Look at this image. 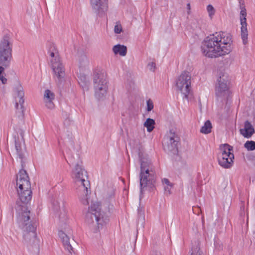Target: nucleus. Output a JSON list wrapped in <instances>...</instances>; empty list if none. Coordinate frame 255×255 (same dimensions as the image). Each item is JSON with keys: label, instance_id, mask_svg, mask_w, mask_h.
Wrapping results in <instances>:
<instances>
[{"label": "nucleus", "instance_id": "0eeeda50", "mask_svg": "<svg viewBox=\"0 0 255 255\" xmlns=\"http://www.w3.org/2000/svg\"><path fill=\"white\" fill-rule=\"evenodd\" d=\"M48 53L50 56L51 68L55 76L59 80L63 78L65 76V69L58 50L54 45H51Z\"/></svg>", "mask_w": 255, "mask_h": 255}, {"label": "nucleus", "instance_id": "c756f323", "mask_svg": "<svg viewBox=\"0 0 255 255\" xmlns=\"http://www.w3.org/2000/svg\"><path fill=\"white\" fill-rule=\"evenodd\" d=\"M207 10L209 13V16L212 18L215 13V10L211 4H209L207 6Z\"/></svg>", "mask_w": 255, "mask_h": 255}, {"label": "nucleus", "instance_id": "2f4dec72", "mask_svg": "<svg viewBox=\"0 0 255 255\" xmlns=\"http://www.w3.org/2000/svg\"><path fill=\"white\" fill-rule=\"evenodd\" d=\"M147 108L148 112L151 111L153 109V103L151 99H148L146 102Z\"/></svg>", "mask_w": 255, "mask_h": 255}, {"label": "nucleus", "instance_id": "4be33fe9", "mask_svg": "<svg viewBox=\"0 0 255 255\" xmlns=\"http://www.w3.org/2000/svg\"><path fill=\"white\" fill-rule=\"evenodd\" d=\"M162 184L164 185V189L166 194L170 195L171 194V189L173 184L170 183L167 178H163L162 180Z\"/></svg>", "mask_w": 255, "mask_h": 255}, {"label": "nucleus", "instance_id": "aec40b11", "mask_svg": "<svg viewBox=\"0 0 255 255\" xmlns=\"http://www.w3.org/2000/svg\"><path fill=\"white\" fill-rule=\"evenodd\" d=\"M240 132L245 137L250 138L255 132V130L251 123L246 121L245 123L244 128L240 129Z\"/></svg>", "mask_w": 255, "mask_h": 255}, {"label": "nucleus", "instance_id": "b1692460", "mask_svg": "<svg viewBox=\"0 0 255 255\" xmlns=\"http://www.w3.org/2000/svg\"><path fill=\"white\" fill-rule=\"evenodd\" d=\"M212 126L211 122L209 120L206 121L204 125L200 129V132L204 134H208L212 131Z\"/></svg>", "mask_w": 255, "mask_h": 255}, {"label": "nucleus", "instance_id": "9b49d317", "mask_svg": "<svg viewBox=\"0 0 255 255\" xmlns=\"http://www.w3.org/2000/svg\"><path fill=\"white\" fill-rule=\"evenodd\" d=\"M232 150V146L228 144H223L220 146L218 161L219 164L224 168H229L233 165L234 155L231 152Z\"/></svg>", "mask_w": 255, "mask_h": 255}, {"label": "nucleus", "instance_id": "4468645a", "mask_svg": "<svg viewBox=\"0 0 255 255\" xmlns=\"http://www.w3.org/2000/svg\"><path fill=\"white\" fill-rule=\"evenodd\" d=\"M179 137L173 129H170L165 135L163 142L164 149L168 152L176 153Z\"/></svg>", "mask_w": 255, "mask_h": 255}, {"label": "nucleus", "instance_id": "c9c22d12", "mask_svg": "<svg viewBox=\"0 0 255 255\" xmlns=\"http://www.w3.org/2000/svg\"><path fill=\"white\" fill-rule=\"evenodd\" d=\"M187 9H188L187 13H188V14H189L190 13V9H191V6H190V4L189 3H188L187 4Z\"/></svg>", "mask_w": 255, "mask_h": 255}, {"label": "nucleus", "instance_id": "7ed1b4c3", "mask_svg": "<svg viewBox=\"0 0 255 255\" xmlns=\"http://www.w3.org/2000/svg\"><path fill=\"white\" fill-rule=\"evenodd\" d=\"M71 177L78 186L79 196L82 202L84 205L88 204L87 196L90 183L87 180V173L81 165L76 164L72 171Z\"/></svg>", "mask_w": 255, "mask_h": 255}, {"label": "nucleus", "instance_id": "473e14b6", "mask_svg": "<svg viewBox=\"0 0 255 255\" xmlns=\"http://www.w3.org/2000/svg\"><path fill=\"white\" fill-rule=\"evenodd\" d=\"M147 67L149 70L151 71H154L156 68V64L154 62H152L148 63L147 65Z\"/></svg>", "mask_w": 255, "mask_h": 255}, {"label": "nucleus", "instance_id": "f704fd0d", "mask_svg": "<svg viewBox=\"0 0 255 255\" xmlns=\"http://www.w3.org/2000/svg\"><path fill=\"white\" fill-rule=\"evenodd\" d=\"M59 218H60V220L61 219L62 220V221H66L67 220V216L66 215V214L65 212H64V213L63 214L62 217L60 216Z\"/></svg>", "mask_w": 255, "mask_h": 255}, {"label": "nucleus", "instance_id": "dca6fc26", "mask_svg": "<svg viewBox=\"0 0 255 255\" xmlns=\"http://www.w3.org/2000/svg\"><path fill=\"white\" fill-rule=\"evenodd\" d=\"M24 91L22 87L20 85H18L15 88V108L19 113H23L24 103Z\"/></svg>", "mask_w": 255, "mask_h": 255}, {"label": "nucleus", "instance_id": "393cba45", "mask_svg": "<svg viewBox=\"0 0 255 255\" xmlns=\"http://www.w3.org/2000/svg\"><path fill=\"white\" fill-rule=\"evenodd\" d=\"M78 82L83 88H87L89 85V80L85 76H81L79 77Z\"/></svg>", "mask_w": 255, "mask_h": 255}, {"label": "nucleus", "instance_id": "cd10ccee", "mask_svg": "<svg viewBox=\"0 0 255 255\" xmlns=\"http://www.w3.org/2000/svg\"><path fill=\"white\" fill-rule=\"evenodd\" d=\"M7 67L8 66H4L0 65V80L3 84H5L6 83L7 79L3 76L2 73L3 72L4 68Z\"/></svg>", "mask_w": 255, "mask_h": 255}, {"label": "nucleus", "instance_id": "7c9ffc66", "mask_svg": "<svg viewBox=\"0 0 255 255\" xmlns=\"http://www.w3.org/2000/svg\"><path fill=\"white\" fill-rule=\"evenodd\" d=\"M15 149L16 150L17 154L19 158H22L23 155L21 152V146L17 142L15 141Z\"/></svg>", "mask_w": 255, "mask_h": 255}, {"label": "nucleus", "instance_id": "9d476101", "mask_svg": "<svg viewBox=\"0 0 255 255\" xmlns=\"http://www.w3.org/2000/svg\"><path fill=\"white\" fill-rule=\"evenodd\" d=\"M94 88L95 97L98 100H103L107 94L108 85L104 73H95L94 75Z\"/></svg>", "mask_w": 255, "mask_h": 255}, {"label": "nucleus", "instance_id": "ddd939ff", "mask_svg": "<svg viewBox=\"0 0 255 255\" xmlns=\"http://www.w3.org/2000/svg\"><path fill=\"white\" fill-rule=\"evenodd\" d=\"M23 231V242L27 246H36L39 244L36 234V225L30 224L28 227L21 228Z\"/></svg>", "mask_w": 255, "mask_h": 255}, {"label": "nucleus", "instance_id": "c85d7f7f", "mask_svg": "<svg viewBox=\"0 0 255 255\" xmlns=\"http://www.w3.org/2000/svg\"><path fill=\"white\" fill-rule=\"evenodd\" d=\"M79 61V63H80V64L81 65V66L86 65L88 63V58L85 55H82L80 57Z\"/></svg>", "mask_w": 255, "mask_h": 255}, {"label": "nucleus", "instance_id": "5701e85b", "mask_svg": "<svg viewBox=\"0 0 255 255\" xmlns=\"http://www.w3.org/2000/svg\"><path fill=\"white\" fill-rule=\"evenodd\" d=\"M155 121L150 118L146 119L143 124L144 127L146 128L147 131L149 132H151L155 128Z\"/></svg>", "mask_w": 255, "mask_h": 255}, {"label": "nucleus", "instance_id": "2eb2a0df", "mask_svg": "<svg viewBox=\"0 0 255 255\" xmlns=\"http://www.w3.org/2000/svg\"><path fill=\"white\" fill-rule=\"evenodd\" d=\"M240 24L241 25V35L243 43L244 45H246L248 43V31L246 18L247 14L246 9L243 3L240 4Z\"/></svg>", "mask_w": 255, "mask_h": 255}, {"label": "nucleus", "instance_id": "1a4fd4ad", "mask_svg": "<svg viewBox=\"0 0 255 255\" xmlns=\"http://www.w3.org/2000/svg\"><path fill=\"white\" fill-rule=\"evenodd\" d=\"M176 85L183 99L188 100L192 96L191 76L189 73H182L177 78Z\"/></svg>", "mask_w": 255, "mask_h": 255}, {"label": "nucleus", "instance_id": "a878e982", "mask_svg": "<svg viewBox=\"0 0 255 255\" xmlns=\"http://www.w3.org/2000/svg\"><path fill=\"white\" fill-rule=\"evenodd\" d=\"M191 255H203L198 244L192 248Z\"/></svg>", "mask_w": 255, "mask_h": 255}, {"label": "nucleus", "instance_id": "20e7f679", "mask_svg": "<svg viewBox=\"0 0 255 255\" xmlns=\"http://www.w3.org/2000/svg\"><path fill=\"white\" fill-rule=\"evenodd\" d=\"M16 191L19 199L24 203H28L32 198L31 184L25 170H19L16 178Z\"/></svg>", "mask_w": 255, "mask_h": 255}, {"label": "nucleus", "instance_id": "72a5a7b5", "mask_svg": "<svg viewBox=\"0 0 255 255\" xmlns=\"http://www.w3.org/2000/svg\"><path fill=\"white\" fill-rule=\"evenodd\" d=\"M122 30V26L120 24H116L114 27V31L116 33H120Z\"/></svg>", "mask_w": 255, "mask_h": 255}, {"label": "nucleus", "instance_id": "f8f14e48", "mask_svg": "<svg viewBox=\"0 0 255 255\" xmlns=\"http://www.w3.org/2000/svg\"><path fill=\"white\" fill-rule=\"evenodd\" d=\"M12 44L9 38L4 36L0 42V65L9 66L12 59Z\"/></svg>", "mask_w": 255, "mask_h": 255}, {"label": "nucleus", "instance_id": "412c9836", "mask_svg": "<svg viewBox=\"0 0 255 255\" xmlns=\"http://www.w3.org/2000/svg\"><path fill=\"white\" fill-rule=\"evenodd\" d=\"M113 51L116 55L119 54L121 56H125L127 53V48L125 45L117 44L113 47Z\"/></svg>", "mask_w": 255, "mask_h": 255}, {"label": "nucleus", "instance_id": "f3484780", "mask_svg": "<svg viewBox=\"0 0 255 255\" xmlns=\"http://www.w3.org/2000/svg\"><path fill=\"white\" fill-rule=\"evenodd\" d=\"M90 4L95 12L100 14L103 13L108 9V3L107 0H90Z\"/></svg>", "mask_w": 255, "mask_h": 255}, {"label": "nucleus", "instance_id": "f03ea898", "mask_svg": "<svg viewBox=\"0 0 255 255\" xmlns=\"http://www.w3.org/2000/svg\"><path fill=\"white\" fill-rule=\"evenodd\" d=\"M108 220L101 212V208L98 203L91 205L86 215V222L90 233L93 234L92 236L96 238L100 237V228L106 224Z\"/></svg>", "mask_w": 255, "mask_h": 255}, {"label": "nucleus", "instance_id": "a211bd4d", "mask_svg": "<svg viewBox=\"0 0 255 255\" xmlns=\"http://www.w3.org/2000/svg\"><path fill=\"white\" fill-rule=\"evenodd\" d=\"M55 99V95L50 90L47 89L44 91L43 95V101L45 106L49 109H52L54 108L53 100Z\"/></svg>", "mask_w": 255, "mask_h": 255}, {"label": "nucleus", "instance_id": "6ab92c4d", "mask_svg": "<svg viewBox=\"0 0 255 255\" xmlns=\"http://www.w3.org/2000/svg\"><path fill=\"white\" fill-rule=\"evenodd\" d=\"M58 236L62 241L65 249L71 254L73 251V248L70 244L69 237L62 231H59Z\"/></svg>", "mask_w": 255, "mask_h": 255}, {"label": "nucleus", "instance_id": "bb28decb", "mask_svg": "<svg viewBox=\"0 0 255 255\" xmlns=\"http://www.w3.org/2000/svg\"><path fill=\"white\" fill-rule=\"evenodd\" d=\"M244 146L249 150H254L255 149V141H247L245 143Z\"/></svg>", "mask_w": 255, "mask_h": 255}, {"label": "nucleus", "instance_id": "6e6552de", "mask_svg": "<svg viewBox=\"0 0 255 255\" xmlns=\"http://www.w3.org/2000/svg\"><path fill=\"white\" fill-rule=\"evenodd\" d=\"M17 199L16 202V222L20 228L28 227L30 224H34L30 221V211L27 204Z\"/></svg>", "mask_w": 255, "mask_h": 255}, {"label": "nucleus", "instance_id": "f257e3e1", "mask_svg": "<svg viewBox=\"0 0 255 255\" xmlns=\"http://www.w3.org/2000/svg\"><path fill=\"white\" fill-rule=\"evenodd\" d=\"M233 49L232 36L223 31L207 36L203 41L201 51L209 58H217L229 54Z\"/></svg>", "mask_w": 255, "mask_h": 255}, {"label": "nucleus", "instance_id": "39448f33", "mask_svg": "<svg viewBox=\"0 0 255 255\" xmlns=\"http://www.w3.org/2000/svg\"><path fill=\"white\" fill-rule=\"evenodd\" d=\"M230 79L227 73L220 71L218 73L215 85V95L218 100L226 101L230 96Z\"/></svg>", "mask_w": 255, "mask_h": 255}, {"label": "nucleus", "instance_id": "423d86ee", "mask_svg": "<svg viewBox=\"0 0 255 255\" xmlns=\"http://www.w3.org/2000/svg\"><path fill=\"white\" fill-rule=\"evenodd\" d=\"M155 181V172L150 160H141L140 173V192L146 187L151 188Z\"/></svg>", "mask_w": 255, "mask_h": 255}]
</instances>
